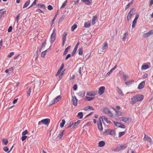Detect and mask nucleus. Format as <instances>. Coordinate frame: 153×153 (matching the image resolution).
Instances as JSON below:
<instances>
[{
  "mask_svg": "<svg viewBox=\"0 0 153 153\" xmlns=\"http://www.w3.org/2000/svg\"><path fill=\"white\" fill-rule=\"evenodd\" d=\"M82 48H80L79 49V55H82L83 53Z\"/></svg>",
  "mask_w": 153,
  "mask_h": 153,
  "instance_id": "44",
  "label": "nucleus"
},
{
  "mask_svg": "<svg viewBox=\"0 0 153 153\" xmlns=\"http://www.w3.org/2000/svg\"><path fill=\"white\" fill-rule=\"evenodd\" d=\"M152 34H153V30H151L148 32L144 33L143 37L145 38L148 37Z\"/></svg>",
  "mask_w": 153,
  "mask_h": 153,
  "instance_id": "4",
  "label": "nucleus"
},
{
  "mask_svg": "<svg viewBox=\"0 0 153 153\" xmlns=\"http://www.w3.org/2000/svg\"><path fill=\"white\" fill-rule=\"evenodd\" d=\"M12 29H13V27L12 26H10L8 29V30H7V31L8 32H11L12 30Z\"/></svg>",
  "mask_w": 153,
  "mask_h": 153,
  "instance_id": "56",
  "label": "nucleus"
},
{
  "mask_svg": "<svg viewBox=\"0 0 153 153\" xmlns=\"http://www.w3.org/2000/svg\"><path fill=\"white\" fill-rule=\"evenodd\" d=\"M31 87H30L27 90V96L28 97L30 95V94L31 91Z\"/></svg>",
  "mask_w": 153,
  "mask_h": 153,
  "instance_id": "37",
  "label": "nucleus"
},
{
  "mask_svg": "<svg viewBox=\"0 0 153 153\" xmlns=\"http://www.w3.org/2000/svg\"><path fill=\"white\" fill-rule=\"evenodd\" d=\"M80 120H78L76 122L74 123V125H73V126L72 127V128H75V127L76 126H77L78 124L80 123Z\"/></svg>",
  "mask_w": 153,
  "mask_h": 153,
  "instance_id": "28",
  "label": "nucleus"
},
{
  "mask_svg": "<svg viewBox=\"0 0 153 153\" xmlns=\"http://www.w3.org/2000/svg\"><path fill=\"white\" fill-rule=\"evenodd\" d=\"M123 78L124 81H126L127 79L128 78V77L126 75H123Z\"/></svg>",
  "mask_w": 153,
  "mask_h": 153,
  "instance_id": "60",
  "label": "nucleus"
},
{
  "mask_svg": "<svg viewBox=\"0 0 153 153\" xmlns=\"http://www.w3.org/2000/svg\"><path fill=\"white\" fill-rule=\"evenodd\" d=\"M71 56V55L70 54H68L65 58V60H67Z\"/></svg>",
  "mask_w": 153,
  "mask_h": 153,
  "instance_id": "61",
  "label": "nucleus"
},
{
  "mask_svg": "<svg viewBox=\"0 0 153 153\" xmlns=\"http://www.w3.org/2000/svg\"><path fill=\"white\" fill-rule=\"evenodd\" d=\"M77 27V25L76 24H74L71 27V30L72 31H74Z\"/></svg>",
  "mask_w": 153,
  "mask_h": 153,
  "instance_id": "33",
  "label": "nucleus"
},
{
  "mask_svg": "<svg viewBox=\"0 0 153 153\" xmlns=\"http://www.w3.org/2000/svg\"><path fill=\"white\" fill-rule=\"evenodd\" d=\"M117 91L119 94L121 95L122 96H123L124 95L123 92H122V90L119 88H117Z\"/></svg>",
  "mask_w": 153,
  "mask_h": 153,
  "instance_id": "34",
  "label": "nucleus"
},
{
  "mask_svg": "<svg viewBox=\"0 0 153 153\" xmlns=\"http://www.w3.org/2000/svg\"><path fill=\"white\" fill-rule=\"evenodd\" d=\"M14 53L13 52H11L8 55L7 57L10 58L14 55Z\"/></svg>",
  "mask_w": 153,
  "mask_h": 153,
  "instance_id": "54",
  "label": "nucleus"
},
{
  "mask_svg": "<svg viewBox=\"0 0 153 153\" xmlns=\"http://www.w3.org/2000/svg\"><path fill=\"white\" fill-rule=\"evenodd\" d=\"M79 42H78L76 44V45L75 47L74 48V49L73 50V51H72V53H71V56H74V55L76 53V51L77 50L78 47V46L79 45Z\"/></svg>",
  "mask_w": 153,
  "mask_h": 153,
  "instance_id": "7",
  "label": "nucleus"
},
{
  "mask_svg": "<svg viewBox=\"0 0 153 153\" xmlns=\"http://www.w3.org/2000/svg\"><path fill=\"white\" fill-rule=\"evenodd\" d=\"M109 134L110 135H114L115 134V131L114 130H110Z\"/></svg>",
  "mask_w": 153,
  "mask_h": 153,
  "instance_id": "51",
  "label": "nucleus"
},
{
  "mask_svg": "<svg viewBox=\"0 0 153 153\" xmlns=\"http://www.w3.org/2000/svg\"><path fill=\"white\" fill-rule=\"evenodd\" d=\"M71 46L70 45L68 46L65 48L63 53V55H65L67 54L68 52V49H69L71 48Z\"/></svg>",
  "mask_w": 153,
  "mask_h": 153,
  "instance_id": "22",
  "label": "nucleus"
},
{
  "mask_svg": "<svg viewBox=\"0 0 153 153\" xmlns=\"http://www.w3.org/2000/svg\"><path fill=\"white\" fill-rule=\"evenodd\" d=\"M119 146H120V149H121V150L124 149L127 146L126 145V144L119 145Z\"/></svg>",
  "mask_w": 153,
  "mask_h": 153,
  "instance_id": "26",
  "label": "nucleus"
},
{
  "mask_svg": "<svg viewBox=\"0 0 153 153\" xmlns=\"http://www.w3.org/2000/svg\"><path fill=\"white\" fill-rule=\"evenodd\" d=\"M66 5V4H65V3H63L62 5L61 6V7H60V9L64 8H65Z\"/></svg>",
  "mask_w": 153,
  "mask_h": 153,
  "instance_id": "62",
  "label": "nucleus"
},
{
  "mask_svg": "<svg viewBox=\"0 0 153 153\" xmlns=\"http://www.w3.org/2000/svg\"><path fill=\"white\" fill-rule=\"evenodd\" d=\"M139 15L138 14H137L136 16L135 17L133 21V22L134 23H136L137 20L139 17Z\"/></svg>",
  "mask_w": 153,
  "mask_h": 153,
  "instance_id": "31",
  "label": "nucleus"
},
{
  "mask_svg": "<svg viewBox=\"0 0 153 153\" xmlns=\"http://www.w3.org/2000/svg\"><path fill=\"white\" fill-rule=\"evenodd\" d=\"M143 96L140 94L134 95L131 99L130 103L131 104H134L137 101H140L143 99Z\"/></svg>",
  "mask_w": 153,
  "mask_h": 153,
  "instance_id": "1",
  "label": "nucleus"
},
{
  "mask_svg": "<svg viewBox=\"0 0 153 153\" xmlns=\"http://www.w3.org/2000/svg\"><path fill=\"white\" fill-rule=\"evenodd\" d=\"M116 112L117 115V116H123V114L121 112L119 111H117L116 110H115Z\"/></svg>",
  "mask_w": 153,
  "mask_h": 153,
  "instance_id": "48",
  "label": "nucleus"
},
{
  "mask_svg": "<svg viewBox=\"0 0 153 153\" xmlns=\"http://www.w3.org/2000/svg\"><path fill=\"white\" fill-rule=\"evenodd\" d=\"M149 68V65L148 64L143 65L141 67V68L142 69H146Z\"/></svg>",
  "mask_w": 153,
  "mask_h": 153,
  "instance_id": "21",
  "label": "nucleus"
},
{
  "mask_svg": "<svg viewBox=\"0 0 153 153\" xmlns=\"http://www.w3.org/2000/svg\"><path fill=\"white\" fill-rule=\"evenodd\" d=\"M28 133V131L27 130H26L23 131L22 133V136H25L26 134H27Z\"/></svg>",
  "mask_w": 153,
  "mask_h": 153,
  "instance_id": "52",
  "label": "nucleus"
},
{
  "mask_svg": "<svg viewBox=\"0 0 153 153\" xmlns=\"http://www.w3.org/2000/svg\"><path fill=\"white\" fill-rule=\"evenodd\" d=\"M56 35V33L54 32V30L53 31V33L51 34V42L52 43L55 40V37Z\"/></svg>",
  "mask_w": 153,
  "mask_h": 153,
  "instance_id": "8",
  "label": "nucleus"
},
{
  "mask_svg": "<svg viewBox=\"0 0 153 153\" xmlns=\"http://www.w3.org/2000/svg\"><path fill=\"white\" fill-rule=\"evenodd\" d=\"M125 134V132L124 131L120 132L119 133V137H120L122 136L123 135Z\"/></svg>",
  "mask_w": 153,
  "mask_h": 153,
  "instance_id": "45",
  "label": "nucleus"
},
{
  "mask_svg": "<svg viewBox=\"0 0 153 153\" xmlns=\"http://www.w3.org/2000/svg\"><path fill=\"white\" fill-rule=\"evenodd\" d=\"M85 92L84 91H81L77 93V94L79 96L81 97H83L85 94Z\"/></svg>",
  "mask_w": 153,
  "mask_h": 153,
  "instance_id": "17",
  "label": "nucleus"
},
{
  "mask_svg": "<svg viewBox=\"0 0 153 153\" xmlns=\"http://www.w3.org/2000/svg\"><path fill=\"white\" fill-rule=\"evenodd\" d=\"M83 114L82 112H79L77 115V117H79V119H82L83 117Z\"/></svg>",
  "mask_w": 153,
  "mask_h": 153,
  "instance_id": "23",
  "label": "nucleus"
},
{
  "mask_svg": "<svg viewBox=\"0 0 153 153\" xmlns=\"http://www.w3.org/2000/svg\"><path fill=\"white\" fill-rule=\"evenodd\" d=\"M62 45L63 46L65 43V42L66 40V37H62Z\"/></svg>",
  "mask_w": 153,
  "mask_h": 153,
  "instance_id": "41",
  "label": "nucleus"
},
{
  "mask_svg": "<svg viewBox=\"0 0 153 153\" xmlns=\"http://www.w3.org/2000/svg\"><path fill=\"white\" fill-rule=\"evenodd\" d=\"M88 109H90V110H94V109L92 107L90 106H88V107H85V110H88Z\"/></svg>",
  "mask_w": 153,
  "mask_h": 153,
  "instance_id": "49",
  "label": "nucleus"
},
{
  "mask_svg": "<svg viewBox=\"0 0 153 153\" xmlns=\"http://www.w3.org/2000/svg\"><path fill=\"white\" fill-rule=\"evenodd\" d=\"M133 15L129 14L128 13L127 16V19L128 21H129L130 19H131V18L132 17Z\"/></svg>",
  "mask_w": 153,
  "mask_h": 153,
  "instance_id": "36",
  "label": "nucleus"
},
{
  "mask_svg": "<svg viewBox=\"0 0 153 153\" xmlns=\"http://www.w3.org/2000/svg\"><path fill=\"white\" fill-rule=\"evenodd\" d=\"M102 49H105L108 48V44L106 42H105L102 46Z\"/></svg>",
  "mask_w": 153,
  "mask_h": 153,
  "instance_id": "25",
  "label": "nucleus"
},
{
  "mask_svg": "<svg viewBox=\"0 0 153 153\" xmlns=\"http://www.w3.org/2000/svg\"><path fill=\"white\" fill-rule=\"evenodd\" d=\"M91 25L90 23L85 22L84 23V27H85L87 28L90 26Z\"/></svg>",
  "mask_w": 153,
  "mask_h": 153,
  "instance_id": "43",
  "label": "nucleus"
},
{
  "mask_svg": "<svg viewBox=\"0 0 153 153\" xmlns=\"http://www.w3.org/2000/svg\"><path fill=\"white\" fill-rule=\"evenodd\" d=\"M48 9L49 10H51L53 9V7L51 5H49L48 7Z\"/></svg>",
  "mask_w": 153,
  "mask_h": 153,
  "instance_id": "57",
  "label": "nucleus"
},
{
  "mask_svg": "<svg viewBox=\"0 0 153 153\" xmlns=\"http://www.w3.org/2000/svg\"><path fill=\"white\" fill-rule=\"evenodd\" d=\"M105 88L104 86H101L100 87L99 89L98 93L100 95H102L103 94Z\"/></svg>",
  "mask_w": 153,
  "mask_h": 153,
  "instance_id": "9",
  "label": "nucleus"
},
{
  "mask_svg": "<svg viewBox=\"0 0 153 153\" xmlns=\"http://www.w3.org/2000/svg\"><path fill=\"white\" fill-rule=\"evenodd\" d=\"M35 54H36V57H35V59H37L38 58V50H37L36 51V52L35 53Z\"/></svg>",
  "mask_w": 153,
  "mask_h": 153,
  "instance_id": "59",
  "label": "nucleus"
},
{
  "mask_svg": "<svg viewBox=\"0 0 153 153\" xmlns=\"http://www.w3.org/2000/svg\"><path fill=\"white\" fill-rule=\"evenodd\" d=\"M65 132V130L63 131L60 134L58 135V137L60 139H61L62 137V136Z\"/></svg>",
  "mask_w": 153,
  "mask_h": 153,
  "instance_id": "38",
  "label": "nucleus"
},
{
  "mask_svg": "<svg viewBox=\"0 0 153 153\" xmlns=\"http://www.w3.org/2000/svg\"><path fill=\"white\" fill-rule=\"evenodd\" d=\"M143 140H148L149 141V143H152V139L150 137H149L148 136L146 135H145L144 137L143 138Z\"/></svg>",
  "mask_w": 153,
  "mask_h": 153,
  "instance_id": "15",
  "label": "nucleus"
},
{
  "mask_svg": "<svg viewBox=\"0 0 153 153\" xmlns=\"http://www.w3.org/2000/svg\"><path fill=\"white\" fill-rule=\"evenodd\" d=\"M134 81L133 80H131V81H128L125 82V84L126 85H129L130 84H131L132 82H134Z\"/></svg>",
  "mask_w": 153,
  "mask_h": 153,
  "instance_id": "47",
  "label": "nucleus"
},
{
  "mask_svg": "<svg viewBox=\"0 0 153 153\" xmlns=\"http://www.w3.org/2000/svg\"><path fill=\"white\" fill-rule=\"evenodd\" d=\"M48 49H47L44 51L42 52L41 53V56L42 58H44L46 54L47 51H48Z\"/></svg>",
  "mask_w": 153,
  "mask_h": 153,
  "instance_id": "24",
  "label": "nucleus"
},
{
  "mask_svg": "<svg viewBox=\"0 0 153 153\" xmlns=\"http://www.w3.org/2000/svg\"><path fill=\"white\" fill-rule=\"evenodd\" d=\"M83 2L87 5H90L91 4L92 0H82Z\"/></svg>",
  "mask_w": 153,
  "mask_h": 153,
  "instance_id": "16",
  "label": "nucleus"
},
{
  "mask_svg": "<svg viewBox=\"0 0 153 153\" xmlns=\"http://www.w3.org/2000/svg\"><path fill=\"white\" fill-rule=\"evenodd\" d=\"M3 150L5 152H7L9 150V149L8 147L6 146L3 148Z\"/></svg>",
  "mask_w": 153,
  "mask_h": 153,
  "instance_id": "58",
  "label": "nucleus"
},
{
  "mask_svg": "<svg viewBox=\"0 0 153 153\" xmlns=\"http://www.w3.org/2000/svg\"><path fill=\"white\" fill-rule=\"evenodd\" d=\"M145 83V81H143L140 83L138 86V89H140L143 88L144 86Z\"/></svg>",
  "mask_w": 153,
  "mask_h": 153,
  "instance_id": "11",
  "label": "nucleus"
},
{
  "mask_svg": "<svg viewBox=\"0 0 153 153\" xmlns=\"http://www.w3.org/2000/svg\"><path fill=\"white\" fill-rule=\"evenodd\" d=\"M6 13V11H4L2 13H1L0 12V20L1 19V18L2 17L4 16V15Z\"/></svg>",
  "mask_w": 153,
  "mask_h": 153,
  "instance_id": "39",
  "label": "nucleus"
},
{
  "mask_svg": "<svg viewBox=\"0 0 153 153\" xmlns=\"http://www.w3.org/2000/svg\"><path fill=\"white\" fill-rule=\"evenodd\" d=\"M113 123L115 125V126H116L119 128L120 127V123H118L117 122H116L115 121H113Z\"/></svg>",
  "mask_w": 153,
  "mask_h": 153,
  "instance_id": "32",
  "label": "nucleus"
},
{
  "mask_svg": "<svg viewBox=\"0 0 153 153\" xmlns=\"http://www.w3.org/2000/svg\"><path fill=\"white\" fill-rule=\"evenodd\" d=\"M64 64L62 63V65H61L60 68L59 69V70H58V72H57V73L56 74V76H58V75H59V74L61 73V71L63 69V67H64Z\"/></svg>",
  "mask_w": 153,
  "mask_h": 153,
  "instance_id": "14",
  "label": "nucleus"
},
{
  "mask_svg": "<svg viewBox=\"0 0 153 153\" xmlns=\"http://www.w3.org/2000/svg\"><path fill=\"white\" fill-rule=\"evenodd\" d=\"M30 0H28L27 1L24 5L23 7V8H25V7H27L29 4L30 3Z\"/></svg>",
  "mask_w": 153,
  "mask_h": 153,
  "instance_id": "27",
  "label": "nucleus"
},
{
  "mask_svg": "<svg viewBox=\"0 0 153 153\" xmlns=\"http://www.w3.org/2000/svg\"><path fill=\"white\" fill-rule=\"evenodd\" d=\"M65 120L64 119H62V122L61 123H60V126L61 128L63 127L64 126V124H65Z\"/></svg>",
  "mask_w": 153,
  "mask_h": 153,
  "instance_id": "35",
  "label": "nucleus"
},
{
  "mask_svg": "<svg viewBox=\"0 0 153 153\" xmlns=\"http://www.w3.org/2000/svg\"><path fill=\"white\" fill-rule=\"evenodd\" d=\"M101 120H102V121H103V120L102 117H100L99 119V120L98 121L97 123L98 128L100 131H102L103 129V127L102 126Z\"/></svg>",
  "mask_w": 153,
  "mask_h": 153,
  "instance_id": "2",
  "label": "nucleus"
},
{
  "mask_svg": "<svg viewBox=\"0 0 153 153\" xmlns=\"http://www.w3.org/2000/svg\"><path fill=\"white\" fill-rule=\"evenodd\" d=\"M97 94V91H92L87 93V95L90 96H94Z\"/></svg>",
  "mask_w": 153,
  "mask_h": 153,
  "instance_id": "10",
  "label": "nucleus"
},
{
  "mask_svg": "<svg viewBox=\"0 0 153 153\" xmlns=\"http://www.w3.org/2000/svg\"><path fill=\"white\" fill-rule=\"evenodd\" d=\"M153 4V0H150L149 1V6H150Z\"/></svg>",
  "mask_w": 153,
  "mask_h": 153,
  "instance_id": "64",
  "label": "nucleus"
},
{
  "mask_svg": "<svg viewBox=\"0 0 153 153\" xmlns=\"http://www.w3.org/2000/svg\"><path fill=\"white\" fill-rule=\"evenodd\" d=\"M135 8H133L130 10V11L128 13L129 14H132V15H134L133 13L135 11Z\"/></svg>",
  "mask_w": 153,
  "mask_h": 153,
  "instance_id": "40",
  "label": "nucleus"
},
{
  "mask_svg": "<svg viewBox=\"0 0 153 153\" xmlns=\"http://www.w3.org/2000/svg\"><path fill=\"white\" fill-rule=\"evenodd\" d=\"M97 16H94L92 18V24L94 25L96 22L97 20Z\"/></svg>",
  "mask_w": 153,
  "mask_h": 153,
  "instance_id": "19",
  "label": "nucleus"
},
{
  "mask_svg": "<svg viewBox=\"0 0 153 153\" xmlns=\"http://www.w3.org/2000/svg\"><path fill=\"white\" fill-rule=\"evenodd\" d=\"M99 146L100 147L104 146L105 145V143L103 141H101L99 142L98 143Z\"/></svg>",
  "mask_w": 153,
  "mask_h": 153,
  "instance_id": "18",
  "label": "nucleus"
},
{
  "mask_svg": "<svg viewBox=\"0 0 153 153\" xmlns=\"http://www.w3.org/2000/svg\"><path fill=\"white\" fill-rule=\"evenodd\" d=\"M50 122V120L49 119L46 118L42 120L41 121L39 122V124H40V123L45 125H48Z\"/></svg>",
  "mask_w": 153,
  "mask_h": 153,
  "instance_id": "3",
  "label": "nucleus"
},
{
  "mask_svg": "<svg viewBox=\"0 0 153 153\" xmlns=\"http://www.w3.org/2000/svg\"><path fill=\"white\" fill-rule=\"evenodd\" d=\"M120 128H126V126L120 123Z\"/></svg>",
  "mask_w": 153,
  "mask_h": 153,
  "instance_id": "63",
  "label": "nucleus"
},
{
  "mask_svg": "<svg viewBox=\"0 0 153 153\" xmlns=\"http://www.w3.org/2000/svg\"><path fill=\"white\" fill-rule=\"evenodd\" d=\"M37 6L38 7L45 9V6L44 4H42L41 3H39L37 4Z\"/></svg>",
  "mask_w": 153,
  "mask_h": 153,
  "instance_id": "20",
  "label": "nucleus"
},
{
  "mask_svg": "<svg viewBox=\"0 0 153 153\" xmlns=\"http://www.w3.org/2000/svg\"><path fill=\"white\" fill-rule=\"evenodd\" d=\"M120 149V147L119 145H118L116 148L114 150V151L116 152H119L121 150V149Z\"/></svg>",
  "mask_w": 153,
  "mask_h": 153,
  "instance_id": "50",
  "label": "nucleus"
},
{
  "mask_svg": "<svg viewBox=\"0 0 153 153\" xmlns=\"http://www.w3.org/2000/svg\"><path fill=\"white\" fill-rule=\"evenodd\" d=\"M27 137L26 136H22L21 137V140L22 141H24L27 138Z\"/></svg>",
  "mask_w": 153,
  "mask_h": 153,
  "instance_id": "53",
  "label": "nucleus"
},
{
  "mask_svg": "<svg viewBox=\"0 0 153 153\" xmlns=\"http://www.w3.org/2000/svg\"><path fill=\"white\" fill-rule=\"evenodd\" d=\"M77 88V86L76 84H75L73 86V89L74 90L76 91Z\"/></svg>",
  "mask_w": 153,
  "mask_h": 153,
  "instance_id": "55",
  "label": "nucleus"
},
{
  "mask_svg": "<svg viewBox=\"0 0 153 153\" xmlns=\"http://www.w3.org/2000/svg\"><path fill=\"white\" fill-rule=\"evenodd\" d=\"M128 34L127 33H124V37L123 38V40L124 41H125V40L126 39V37L128 35Z\"/></svg>",
  "mask_w": 153,
  "mask_h": 153,
  "instance_id": "46",
  "label": "nucleus"
},
{
  "mask_svg": "<svg viewBox=\"0 0 153 153\" xmlns=\"http://www.w3.org/2000/svg\"><path fill=\"white\" fill-rule=\"evenodd\" d=\"M2 141L4 144L5 145H6L8 142V140L7 139H3Z\"/></svg>",
  "mask_w": 153,
  "mask_h": 153,
  "instance_id": "42",
  "label": "nucleus"
},
{
  "mask_svg": "<svg viewBox=\"0 0 153 153\" xmlns=\"http://www.w3.org/2000/svg\"><path fill=\"white\" fill-rule=\"evenodd\" d=\"M102 119L104 120L107 122L108 123L111 124V122L110 120H108V118L105 117L103 116Z\"/></svg>",
  "mask_w": 153,
  "mask_h": 153,
  "instance_id": "30",
  "label": "nucleus"
},
{
  "mask_svg": "<svg viewBox=\"0 0 153 153\" xmlns=\"http://www.w3.org/2000/svg\"><path fill=\"white\" fill-rule=\"evenodd\" d=\"M61 99V97L60 95L57 96L53 100V101H52V102L51 104H50V105H52L54 104L55 103H56L58 102Z\"/></svg>",
  "mask_w": 153,
  "mask_h": 153,
  "instance_id": "6",
  "label": "nucleus"
},
{
  "mask_svg": "<svg viewBox=\"0 0 153 153\" xmlns=\"http://www.w3.org/2000/svg\"><path fill=\"white\" fill-rule=\"evenodd\" d=\"M124 121H123L125 123L128 124L131 121V119L130 118L128 117H124Z\"/></svg>",
  "mask_w": 153,
  "mask_h": 153,
  "instance_id": "13",
  "label": "nucleus"
},
{
  "mask_svg": "<svg viewBox=\"0 0 153 153\" xmlns=\"http://www.w3.org/2000/svg\"><path fill=\"white\" fill-rule=\"evenodd\" d=\"M104 112L105 113L108 114V115L111 117H112L113 116V114L110 111L109 109L108 108H104Z\"/></svg>",
  "mask_w": 153,
  "mask_h": 153,
  "instance_id": "5",
  "label": "nucleus"
},
{
  "mask_svg": "<svg viewBox=\"0 0 153 153\" xmlns=\"http://www.w3.org/2000/svg\"><path fill=\"white\" fill-rule=\"evenodd\" d=\"M85 98H86V100L89 101L92 100L94 99V97H89L86 96L85 97Z\"/></svg>",
  "mask_w": 153,
  "mask_h": 153,
  "instance_id": "29",
  "label": "nucleus"
},
{
  "mask_svg": "<svg viewBox=\"0 0 153 153\" xmlns=\"http://www.w3.org/2000/svg\"><path fill=\"white\" fill-rule=\"evenodd\" d=\"M72 101L74 105L76 106L77 105V99L75 96H74V97H73Z\"/></svg>",
  "mask_w": 153,
  "mask_h": 153,
  "instance_id": "12",
  "label": "nucleus"
}]
</instances>
